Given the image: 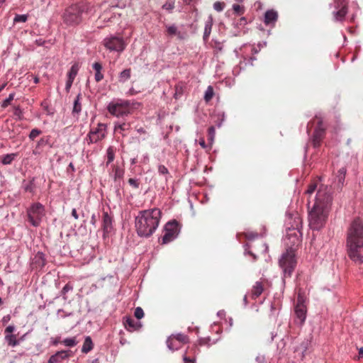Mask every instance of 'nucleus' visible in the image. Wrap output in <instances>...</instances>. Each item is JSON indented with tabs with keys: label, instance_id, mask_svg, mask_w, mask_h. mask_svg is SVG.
<instances>
[{
	"label": "nucleus",
	"instance_id": "6ab92c4d",
	"mask_svg": "<svg viewBox=\"0 0 363 363\" xmlns=\"http://www.w3.org/2000/svg\"><path fill=\"white\" fill-rule=\"evenodd\" d=\"M102 228L106 233H109L112 228V217L106 211H104L102 215Z\"/></svg>",
	"mask_w": 363,
	"mask_h": 363
},
{
	"label": "nucleus",
	"instance_id": "c9c22d12",
	"mask_svg": "<svg viewBox=\"0 0 363 363\" xmlns=\"http://www.w3.org/2000/svg\"><path fill=\"white\" fill-rule=\"evenodd\" d=\"M28 15L23 14V15H19L16 14L13 18V23H25L28 20Z\"/></svg>",
	"mask_w": 363,
	"mask_h": 363
},
{
	"label": "nucleus",
	"instance_id": "3c124183",
	"mask_svg": "<svg viewBox=\"0 0 363 363\" xmlns=\"http://www.w3.org/2000/svg\"><path fill=\"white\" fill-rule=\"evenodd\" d=\"M15 330V327L13 325H9L6 329H5V333L6 335H11V333H13Z\"/></svg>",
	"mask_w": 363,
	"mask_h": 363
},
{
	"label": "nucleus",
	"instance_id": "1a4fd4ad",
	"mask_svg": "<svg viewBox=\"0 0 363 363\" xmlns=\"http://www.w3.org/2000/svg\"><path fill=\"white\" fill-rule=\"evenodd\" d=\"M103 45L110 51H116L121 53L125 49L127 43L122 37L110 35L104 38Z\"/></svg>",
	"mask_w": 363,
	"mask_h": 363
},
{
	"label": "nucleus",
	"instance_id": "bb28decb",
	"mask_svg": "<svg viewBox=\"0 0 363 363\" xmlns=\"http://www.w3.org/2000/svg\"><path fill=\"white\" fill-rule=\"evenodd\" d=\"M79 71V65L77 63H74L70 68L67 73L68 79L74 81Z\"/></svg>",
	"mask_w": 363,
	"mask_h": 363
},
{
	"label": "nucleus",
	"instance_id": "9d476101",
	"mask_svg": "<svg viewBox=\"0 0 363 363\" xmlns=\"http://www.w3.org/2000/svg\"><path fill=\"white\" fill-rule=\"evenodd\" d=\"M164 234L162 236V244H167L174 240L179 233V225L177 221L172 220L164 225Z\"/></svg>",
	"mask_w": 363,
	"mask_h": 363
},
{
	"label": "nucleus",
	"instance_id": "79ce46f5",
	"mask_svg": "<svg viewBox=\"0 0 363 363\" xmlns=\"http://www.w3.org/2000/svg\"><path fill=\"white\" fill-rule=\"evenodd\" d=\"M42 133V131L40 130H38L37 128L33 129L30 134H29V138L31 140H34L38 135H40Z\"/></svg>",
	"mask_w": 363,
	"mask_h": 363
},
{
	"label": "nucleus",
	"instance_id": "39448f33",
	"mask_svg": "<svg viewBox=\"0 0 363 363\" xmlns=\"http://www.w3.org/2000/svg\"><path fill=\"white\" fill-rule=\"evenodd\" d=\"M296 263L295 250L291 247L287 249L279 261V267L282 269L285 277H291Z\"/></svg>",
	"mask_w": 363,
	"mask_h": 363
},
{
	"label": "nucleus",
	"instance_id": "b1692460",
	"mask_svg": "<svg viewBox=\"0 0 363 363\" xmlns=\"http://www.w3.org/2000/svg\"><path fill=\"white\" fill-rule=\"evenodd\" d=\"M92 67L95 70L94 79L96 82H99L104 79V74L101 72L102 65L100 62H96L93 64Z\"/></svg>",
	"mask_w": 363,
	"mask_h": 363
},
{
	"label": "nucleus",
	"instance_id": "9b49d317",
	"mask_svg": "<svg viewBox=\"0 0 363 363\" xmlns=\"http://www.w3.org/2000/svg\"><path fill=\"white\" fill-rule=\"evenodd\" d=\"M334 11L333 16L335 21L342 22L344 21L348 12V0H333Z\"/></svg>",
	"mask_w": 363,
	"mask_h": 363
},
{
	"label": "nucleus",
	"instance_id": "680f3d73",
	"mask_svg": "<svg viewBox=\"0 0 363 363\" xmlns=\"http://www.w3.org/2000/svg\"><path fill=\"white\" fill-rule=\"evenodd\" d=\"M33 80L35 84H38L39 82V78L38 77H35Z\"/></svg>",
	"mask_w": 363,
	"mask_h": 363
},
{
	"label": "nucleus",
	"instance_id": "c03bdc74",
	"mask_svg": "<svg viewBox=\"0 0 363 363\" xmlns=\"http://www.w3.org/2000/svg\"><path fill=\"white\" fill-rule=\"evenodd\" d=\"M134 315L138 320H140L142 318H143V316H144V311H143V308H140V307H137L135 309Z\"/></svg>",
	"mask_w": 363,
	"mask_h": 363
},
{
	"label": "nucleus",
	"instance_id": "473e14b6",
	"mask_svg": "<svg viewBox=\"0 0 363 363\" xmlns=\"http://www.w3.org/2000/svg\"><path fill=\"white\" fill-rule=\"evenodd\" d=\"M318 186V181L313 180L312 181L310 184L308 186V189L306 191V194L308 195H311L316 189Z\"/></svg>",
	"mask_w": 363,
	"mask_h": 363
},
{
	"label": "nucleus",
	"instance_id": "7ed1b4c3",
	"mask_svg": "<svg viewBox=\"0 0 363 363\" xmlns=\"http://www.w3.org/2000/svg\"><path fill=\"white\" fill-rule=\"evenodd\" d=\"M161 216L162 212L157 208L140 211L135 220L138 235L145 238L151 236L157 228Z\"/></svg>",
	"mask_w": 363,
	"mask_h": 363
},
{
	"label": "nucleus",
	"instance_id": "603ef678",
	"mask_svg": "<svg viewBox=\"0 0 363 363\" xmlns=\"http://www.w3.org/2000/svg\"><path fill=\"white\" fill-rule=\"evenodd\" d=\"M73 82L74 81L67 79V81L66 82V86H65V90L67 92L69 91V89L72 85Z\"/></svg>",
	"mask_w": 363,
	"mask_h": 363
},
{
	"label": "nucleus",
	"instance_id": "7c9ffc66",
	"mask_svg": "<svg viewBox=\"0 0 363 363\" xmlns=\"http://www.w3.org/2000/svg\"><path fill=\"white\" fill-rule=\"evenodd\" d=\"M214 95L213 88L211 86H208L204 94V100L206 102L211 101Z\"/></svg>",
	"mask_w": 363,
	"mask_h": 363
},
{
	"label": "nucleus",
	"instance_id": "69168bd1",
	"mask_svg": "<svg viewBox=\"0 0 363 363\" xmlns=\"http://www.w3.org/2000/svg\"><path fill=\"white\" fill-rule=\"evenodd\" d=\"M178 94H179V92H178V91L177 90L176 93H175V98L176 99L177 98Z\"/></svg>",
	"mask_w": 363,
	"mask_h": 363
},
{
	"label": "nucleus",
	"instance_id": "37998d69",
	"mask_svg": "<svg viewBox=\"0 0 363 363\" xmlns=\"http://www.w3.org/2000/svg\"><path fill=\"white\" fill-rule=\"evenodd\" d=\"M225 6V4L224 2L216 1L213 4V9L216 11H217L218 12H220V11H222L224 9Z\"/></svg>",
	"mask_w": 363,
	"mask_h": 363
},
{
	"label": "nucleus",
	"instance_id": "4c0bfd02",
	"mask_svg": "<svg viewBox=\"0 0 363 363\" xmlns=\"http://www.w3.org/2000/svg\"><path fill=\"white\" fill-rule=\"evenodd\" d=\"M15 157V155L13 154H8L4 156H3L1 162L4 164H9L12 162Z\"/></svg>",
	"mask_w": 363,
	"mask_h": 363
},
{
	"label": "nucleus",
	"instance_id": "a211bd4d",
	"mask_svg": "<svg viewBox=\"0 0 363 363\" xmlns=\"http://www.w3.org/2000/svg\"><path fill=\"white\" fill-rule=\"evenodd\" d=\"M265 281H256L252 289V298L256 299L264 291Z\"/></svg>",
	"mask_w": 363,
	"mask_h": 363
},
{
	"label": "nucleus",
	"instance_id": "f8f14e48",
	"mask_svg": "<svg viewBox=\"0 0 363 363\" xmlns=\"http://www.w3.org/2000/svg\"><path fill=\"white\" fill-rule=\"evenodd\" d=\"M189 341L188 337L182 333L172 335L167 340V345L169 350L174 351L179 350L184 344Z\"/></svg>",
	"mask_w": 363,
	"mask_h": 363
},
{
	"label": "nucleus",
	"instance_id": "ea45409f",
	"mask_svg": "<svg viewBox=\"0 0 363 363\" xmlns=\"http://www.w3.org/2000/svg\"><path fill=\"white\" fill-rule=\"evenodd\" d=\"M233 9L234 12L238 15H242L245 12V8L243 6L239 4H233Z\"/></svg>",
	"mask_w": 363,
	"mask_h": 363
},
{
	"label": "nucleus",
	"instance_id": "0e129e2a",
	"mask_svg": "<svg viewBox=\"0 0 363 363\" xmlns=\"http://www.w3.org/2000/svg\"><path fill=\"white\" fill-rule=\"evenodd\" d=\"M178 94H179V92H178V91L177 90L176 93H175V98L176 99L177 98Z\"/></svg>",
	"mask_w": 363,
	"mask_h": 363
},
{
	"label": "nucleus",
	"instance_id": "58836bf2",
	"mask_svg": "<svg viewBox=\"0 0 363 363\" xmlns=\"http://www.w3.org/2000/svg\"><path fill=\"white\" fill-rule=\"evenodd\" d=\"M162 8L169 11H172L174 8V1L173 0H167L162 6Z\"/></svg>",
	"mask_w": 363,
	"mask_h": 363
},
{
	"label": "nucleus",
	"instance_id": "de8ad7c7",
	"mask_svg": "<svg viewBox=\"0 0 363 363\" xmlns=\"http://www.w3.org/2000/svg\"><path fill=\"white\" fill-rule=\"evenodd\" d=\"M13 98H14V94H10L9 97L4 101L2 106H4V107L8 106L11 104V102L13 100Z\"/></svg>",
	"mask_w": 363,
	"mask_h": 363
},
{
	"label": "nucleus",
	"instance_id": "6e6d98bb",
	"mask_svg": "<svg viewBox=\"0 0 363 363\" xmlns=\"http://www.w3.org/2000/svg\"><path fill=\"white\" fill-rule=\"evenodd\" d=\"M72 216L74 218L75 220H77L79 218V215L77 212V210L75 208H73L72 211Z\"/></svg>",
	"mask_w": 363,
	"mask_h": 363
},
{
	"label": "nucleus",
	"instance_id": "052dcab7",
	"mask_svg": "<svg viewBox=\"0 0 363 363\" xmlns=\"http://www.w3.org/2000/svg\"><path fill=\"white\" fill-rule=\"evenodd\" d=\"M358 357H359V359L361 357H363V348L362 347L359 350Z\"/></svg>",
	"mask_w": 363,
	"mask_h": 363
},
{
	"label": "nucleus",
	"instance_id": "f03ea898",
	"mask_svg": "<svg viewBox=\"0 0 363 363\" xmlns=\"http://www.w3.org/2000/svg\"><path fill=\"white\" fill-rule=\"evenodd\" d=\"M346 246L349 257L355 263H363V220L354 218L346 233Z\"/></svg>",
	"mask_w": 363,
	"mask_h": 363
},
{
	"label": "nucleus",
	"instance_id": "f704fd0d",
	"mask_svg": "<svg viewBox=\"0 0 363 363\" xmlns=\"http://www.w3.org/2000/svg\"><path fill=\"white\" fill-rule=\"evenodd\" d=\"M167 35H169L170 36H173V35L179 34V32H178V30H177V28L176 26L172 25V26H167Z\"/></svg>",
	"mask_w": 363,
	"mask_h": 363
},
{
	"label": "nucleus",
	"instance_id": "c756f323",
	"mask_svg": "<svg viewBox=\"0 0 363 363\" xmlns=\"http://www.w3.org/2000/svg\"><path fill=\"white\" fill-rule=\"evenodd\" d=\"M82 99L81 94H78L76 99L74 101L73 113H79L82 111V104L80 100Z\"/></svg>",
	"mask_w": 363,
	"mask_h": 363
},
{
	"label": "nucleus",
	"instance_id": "c85d7f7f",
	"mask_svg": "<svg viewBox=\"0 0 363 363\" xmlns=\"http://www.w3.org/2000/svg\"><path fill=\"white\" fill-rule=\"evenodd\" d=\"M5 340L9 346L15 347L19 343L14 335H6Z\"/></svg>",
	"mask_w": 363,
	"mask_h": 363
},
{
	"label": "nucleus",
	"instance_id": "ddd939ff",
	"mask_svg": "<svg viewBox=\"0 0 363 363\" xmlns=\"http://www.w3.org/2000/svg\"><path fill=\"white\" fill-rule=\"evenodd\" d=\"M306 311L307 310L306 306L304 304L303 296L301 294H298L296 304L295 306V314L299 319L301 324H303L306 320Z\"/></svg>",
	"mask_w": 363,
	"mask_h": 363
},
{
	"label": "nucleus",
	"instance_id": "a18cd8bd",
	"mask_svg": "<svg viewBox=\"0 0 363 363\" xmlns=\"http://www.w3.org/2000/svg\"><path fill=\"white\" fill-rule=\"evenodd\" d=\"M210 342H211V337H202V338L199 339V345H207V346H209L210 345Z\"/></svg>",
	"mask_w": 363,
	"mask_h": 363
},
{
	"label": "nucleus",
	"instance_id": "a19ab883",
	"mask_svg": "<svg viewBox=\"0 0 363 363\" xmlns=\"http://www.w3.org/2000/svg\"><path fill=\"white\" fill-rule=\"evenodd\" d=\"M62 343L67 347H73L77 345V341L75 337L72 338H66L62 341Z\"/></svg>",
	"mask_w": 363,
	"mask_h": 363
},
{
	"label": "nucleus",
	"instance_id": "13d9d810",
	"mask_svg": "<svg viewBox=\"0 0 363 363\" xmlns=\"http://www.w3.org/2000/svg\"><path fill=\"white\" fill-rule=\"evenodd\" d=\"M70 289H71V288L69 286V285H68V284H66V285L63 287V289H62V292H63L64 294H65V293H66V292H67Z\"/></svg>",
	"mask_w": 363,
	"mask_h": 363
},
{
	"label": "nucleus",
	"instance_id": "864d4df0",
	"mask_svg": "<svg viewBox=\"0 0 363 363\" xmlns=\"http://www.w3.org/2000/svg\"><path fill=\"white\" fill-rule=\"evenodd\" d=\"M253 247L254 246H252V245H251L250 247V249L248 250V253L253 257L254 259H257V255H255V253L253 251V249H252Z\"/></svg>",
	"mask_w": 363,
	"mask_h": 363
},
{
	"label": "nucleus",
	"instance_id": "2f4dec72",
	"mask_svg": "<svg viewBox=\"0 0 363 363\" xmlns=\"http://www.w3.org/2000/svg\"><path fill=\"white\" fill-rule=\"evenodd\" d=\"M113 167L114 172V180L116 181L118 179H121L123 176L124 171L118 166L113 165Z\"/></svg>",
	"mask_w": 363,
	"mask_h": 363
},
{
	"label": "nucleus",
	"instance_id": "72a5a7b5",
	"mask_svg": "<svg viewBox=\"0 0 363 363\" xmlns=\"http://www.w3.org/2000/svg\"><path fill=\"white\" fill-rule=\"evenodd\" d=\"M216 135V130L214 126H211L208 129V140L211 145L213 143Z\"/></svg>",
	"mask_w": 363,
	"mask_h": 363
},
{
	"label": "nucleus",
	"instance_id": "4d7b16f0",
	"mask_svg": "<svg viewBox=\"0 0 363 363\" xmlns=\"http://www.w3.org/2000/svg\"><path fill=\"white\" fill-rule=\"evenodd\" d=\"M199 145L203 147V148H206V143H205V140L203 138L201 139L200 141H199Z\"/></svg>",
	"mask_w": 363,
	"mask_h": 363
},
{
	"label": "nucleus",
	"instance_id": "e2e57ef3",
	"mask_svg": "<svg viewBox=\"0 0 363 363\" xmlns=\"http://www.w3.org/2000/svg\"><path fill=\"white\" fill-rule=\"evenodd\" d=\"M5 86H6V84H2V85H1V86H0V92L4 89V88L5 87Z\"/></svg>",
	"mask_w": 363,
	"mask_h": 363
},
{
	"label": "nucleus",
	"instance_id": "393cba45",
	"mask_svg": "<svg viewBox=\"0 0 363 363\" xmlns=\"http://www.w3.org/2000/svg\"><path fill=\"white\" fill-rule=\"evenodd\" d=\"M131 77V69H125L118 74V82L120 83H124L128 81Z\"/></svg>",
	"mask_w": 363,
	"mask_h": 363
},
{
	"label": "nucleus",
	"instance_id": "20e7f679",
	"mask_svg": "<svg viewBox=\"0 0 363 363\" xmlns=\"http://www.w3.org/2000/svg\"><path fill=\"white\" fill-rule=\"evenodd\" d=\"M89 6L83 2L74 4L67 7L63 14V22L67 26H77L82 21V15L87 12Z\"/></svg>",
	"mask_w": 363,
	"mask_h": 363
},
{
	"label": "nucleus",
	"instance_id": "2eb2a0df",
	"mask_svg": "<svg viewBox=\"0 0 363 363\" xmlns=\"http://www.w3.org/2000/svg\"><path fill=\"white\" fill-rule=\"evenodd\" d=\"M71 355L70 351L67 350H61L59 352H57L55 354L52 355L49 360L48 363H60L64 359H66L67 358L69 357Z\"/></svg>",
	"mask_w": 363,
	"mask_h": 363
},
{
	"label": "nucleus",
	"instance_id": "dca6fc26",
	"mask_svg": "<svg viewBox=\"0 0 363 363\" xmlns=\"http://www.w3.org/2000/svg\"><path fill=\"white\" fill-rule=\"evenodd\" d=\"M124 325L125 329L129 332L139 330L142 327L140 322L136 321L131 318H126L125 321L124 322Z\"/></svg>",
	"mask_w": 363,
	"mask_h": 363
},
{
	"label": "nucleus",
	"instance_id": "4468645a",
	"mask_svg": "<svg viewBox=\"0 0 363 363\" xmlns=\"http://www.w3.org/2000/svg\"><path fill=\"white\" fill-rule=\"evenodd\" d=\"M106 125L103 123H99L96 130H91L89 135V140L91 143H96L102 139L105 135Z\"/></svg>",
	"mask_w": 363,
	"mask_h": 363
},
{
	"label": "nucleus",
	"instance_id": "bf43d9fd",
	"mask_svg": "<svg viewBox=\"0 0 363 363\" xmlns=\"http://www.w3.org/2000/svg\"><path fill=\"white\" fill-rule=\"evenodd\" d=\"M9 320H10V315H8L4 316V317L3 318L2 321H3L4 323H6V322H7V321H9Z\"/></svg>",
	"mask_w": 363,
	"mask_h": 363
},
{
	"label": "nucleus",
	"instance_id": "f257e3e1",
	"mask_svg": "<svg viewBox=\"0 0 363 363\" xmlns=\"http://www.w3.org/2000/svg\"><path fill=\"white\" fill-rule=\"evenodd\" d=\"M332 201L330 188L328 185H320L316 194L315 203L309 211V226L312 230H319L325 225Z\"/></svg>",
	"mask_w": 363,
	"mask_h": 363
},
{
	"label": "nucleus",
	"instance_id": "f3484780",
	"mask_svg": "<svg viewBox=\"0 0 363 363\" xmlns=\"http://www.w3.org/2000/svg\"><path fill=\"white\" fill-rule=\"evenodd\" d=\"M278 18V13L276 11L271 9L265 12L264 22L265 25H274Z\"/></svg>",
	"mask_w": 363,
	"mask_h": 363
},
{
	"label": "nucleus",
	"instance_id": "338daca9",
	"mask_svg": "<svg viewBox=\"0 0 363 363\" xmlns=\"http://www.w3.org/2000/svg\"><path fill=\"white\" fill-rule=\"evenodd\" d=\"M138 131H139V132H140V133H145V130H143V128H140V129L138 130Z\"/></svg>",
	"mask_w": 363,
	"mask_h": 363
},
{
	"label": "nucleus",
	"instance_id": "8fccbe9b",
	"mask_svg": "<svg viewBox=\"0 0 363 363\" xmlns=\"http://www.w3.org/2000/svg\"><path fill=\"white\" fill-rule=\"evenodd\" d=\"M129 126H130L129 124L123 123V124H121V125L116 126V130L118 131V129H120L121 130H125L129 128Z\"/></svg>",
	"mask_w": 363,
	"mask_h": 363
},
{
	"label": "nucleus",
	"instance_id": "5fc2aeb1",
	"mask_svg": "<svg viewBox=\"0 0 363 363\" xmlns=\"http://www.w3.org/2000/svg\"><path fill=\"white\" fill-rule=\"evenodd\" d=\"M25 190L26 191H30V192H32L33 191V185L32 183H30L28 185H27L26 187H25Z\"/></svg>",
	"mask_w": 363,
	"mask_h": 363
},
{
	"label": "nucleus",
	"instance_id": "774afa93",
	"mask_svg": "<svg viewBox=\"0 0 363 363\" xmlns=\"http://www.w3.org/2000/svg\"><path fill=\"white\" fill-rule=\"evenodd\" d=\"M6 1V0H0V4H4Z\"/></svg>",
	"mask_w": 363,
	"mask_h": 363
},
{
	"label": "nucleus",
	"instance_id": "09e8293b",
	"mask_svg": "<svg viewBox=\"0 0 363 363\" xmlns=\"http://www.w3.org/2000/svg\"><path fill=\"white\" fill-rule=\"evenodd\" d=\"M158 172L160 174H163V175L169 174V171H168L167 168L164 165H162V164L159 165Z\"/></svg>",
	"mask_w": 363,
	"mask_h": 363
},
{
	"label": "nucleus",
	"instance_id": "49530a36",
	"mask_svg": "<svg viewBox=\"0 0 363 363\" xmlns=\"http://www.w3.org/2000/svg\"><path fill=\"white\" fill-rule=\"evenodd\" d=\"M128 183L130 186H132L133 188L135 189H138L139 188V186H140V182H138V179H133V178H130L128 179Z\"/></svg>",
	"mask_w": 363,
	"mask_h": 363
},
{
	"label": "nucleus",
	"instance_id": "6e6552de",
	"mask_svg": "<svg viewBox=\"0 0 363 363\" xmlns=\"http://www.w3.org/2000/svg\"><path fill=\"white\" fill-rule=\"evenodd\" d=\"M45 216L44 206L40 203H35L27 210V216L28 221L32 225L38 226Z\"/></svg>",
	"mask_w": 363,
	"mask_h": 363
},
{
	"label": "nucleus",
	"instance_id": "aec40b11",
	"mask_svg": "<svg viewBox=\"0 0 363 363\" xmlns=\"http://www.w3.org/2000/svg\"><path fill=\"white\" fill-rule=\"evenodd\" d=\"M197 350L196 346H193L191 348L189 347L183 357L184 363H194L196 360L194 354Z\"/></svg>",
	"mask_w": 363,
	"mask_h": 363
},
{
	"label": "nucleus",
	"instance_id": "5701e85b",
	"mask_svg": "<svg viewBox=\"0 0 363 363\" xmlns=\"http://www.w3.org/2000/svg\"><path fill=\"white\" fill-rule=\"evenodd\" d=\"M33 267L36 269H42L45 265V259L42 253H38L35 255L33 262Z\"/></svg>",
	"mask_w": 363,
	"mask_h": 363
},
{
	"label": "nucleus",
	"instance_id": "a878e982",
	"mask_svg": "<svg viewBox=\"0 0 363 363\" xmlns=\"http://www.w3.org/2000/svg\"><path fill=\"white\" fill-rule=\"evenodd\" d=\"M92 349H93V342H92L91 338L89 336H87V337H86V338L84 340V344L82 346V352L84 353H88Z\"/></svg>",
	"mask_w": 363,
	"mask_h": 363
},
{
	"label": "nucleus",
	"instance_id": "412c9836",
	"mask_svg": "<svg viewBox=\"0 0 363 363\" xmlns=\"http://www.w3.org/2000/svg\"><path fill=\"white\" fill-rule=\"evenodd\" d=\"M346 174V169L345 167L340 168L337 172V175L336 176L337 184L336 188L337 190L341 191L342 186L344 185L345 179Z\"/></svg>",
	"mask_w": 363,
	"mask_h": 363
},
{
	"label": "nucleus",
	"instance_id": "e433bc0d",
	"mask_svg": "<svg viewBox=\"0 0 363 363\" xmlns=\"http://www.w3.org/2000/svg\"><path fill=\"white\" fill-rule=\"evenodd\" d=\"M301 219L298 216H296L294 218V223L292 224L289 228H292L294 230H299V228L301 227Z\"/></svg>",
	"mask_w": 363,
	"mask_h": 363
},
{
	"label": "nucleus",
	"instance_id": "0eeeda50",
	"mask_svg": "<svg viewBox=\"0 0 363 363\" xmlns=\"http://www.w3.org/2000/svg\"><path fill=\"white\" fill-rule=\"evenodd\" d=\"M309 127L311 128H314L311 143L314 147H318L320 145L324 138L325 126L323 123L322 118L315 116L308 124V128H309Z\"/></svg>",
	"mask_w": 363,
	"mask_h": 363
},
{
	"label": "nucleus",
	"instance_id": "423d86ee",
	"mask_svg": "<svg viewBox=\"0 0 363 363\" xmlns=\"http://www.w3.org/2000/svg\"><path fill=\"white\" fill-rule=\"evenodd\" d=\"M140 104L130 101L118 100L113 101L108 106L109 113H128L130 111H138Z\"/></svg>",
	"mask_w": 363,
	"mask_h": 363
},
{
	"label": "nucleus",
	"instance_id": "cd10ccee",
	"mask_svg": "<svg viewBox=\"0 0 363 363\" xmlns=\"http://www.w3.org/2000/svg\"><path fill=\"white\" fill-rule=\"evenodd\" d=\"M115 152H116V150H115L114 147H112V146L109 147L107 149V152H106V157H107L106 166H108L110 163H111L114 160Z\"/></svg>",
	"mask_w": 363,
	"mask_h": 363
},
{
	"label": "nucleus",
	"instance_id": "4be33fe9",
	"mask_svg": "<svg viewBox=\"0 0 363 363\" xmlns=\"http://www.w3.org/2000/svg\"><path fill=\"white\" fill-rule=\"evenodd\" d=\"M213 23V19L212 15H210L205 23L204 33H203V40L207 41L211 35L212 26Z\"/></svg>",
	"mask_w": 363,
	"mask_h": 363
}]
</instances>
